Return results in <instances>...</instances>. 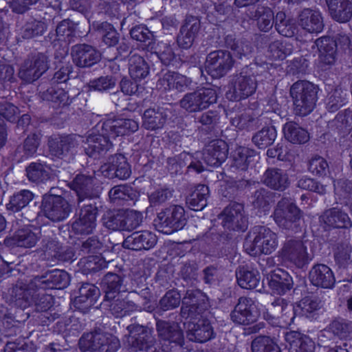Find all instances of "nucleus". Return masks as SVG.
Returning <instances> with one entry per match:
<instances>
[{
	"label": "nucleus",
	"mask_w": 352,
	"mask_h": 352,
	"mask_svg": "<svg viewBox=\"0 0 352 352\" xmlns=\"http://www.w3.org/2000/svg\"><path fill=\"white\" fill-rule=\"evenodd\" d=\"M102 306L116 318H122L130 313L139 309L138 305L129 299V295L125 298L122 294L111 298H103Z\"/></svg>",
	"instance_id": "obj_24"
},
{
	"label": "nucleus",
	"mask_w": 352,
	"mask_h": 352,
	"mask_svg": "<svg viewBox=\"0 0 352 352\" xmlns=\"http://www.w3.org/2000/svg\"><path fill=\"white\" fill-rule=\"evenodd\" d=\"M43 245L45 248V256L51 257L52 261L66 262L73 259L74 254L67 248H64L56 240L45 237L42 240Z\"/></svg>",
	"instance_id": "obj_35"
},
{
	"label": "nucleus",
	"mask_w": 352,
	"mask_h": 352,
	"mask_svg": "<svg viewBox=\"0 0 352 352\" xmlns=\"http://www.w3.org/2000/svg\"><path fill=\"white\" fill-rule=\"evenodd\" d=\"M331 17L340 23L349 21L352 16V0H326Z\"/></svg>",
	"instance_id": "obj_41"
},
{
	"label": "nucleus",
	"mask_w": 352,
	"mask_h": 352,
	"mask_svg": "<svg viewBox=\"0 0 352 352\" xmlns=\"http://www.w3.org/2000/svg\"><path fill=\"white\" fill-rule=\"evenodd\" d=\"M234 63L230 52L216 50L208 54L206 69L212 78H219L225 76L231 69Z\"/></svg>",
	"instance_id": "obj_17"
},
{
	"label": "nucleus",
	"mask_w": 352,
	"mask_h": 352,
	"mask_svg": "<svg viewBox=\"0 0 352 352\" xmlns=\"http://www.w3.org/2000/svg\"><path fill=\"white\" fill-rule=\"evenodd\" d=\"M45 288H30V280H18L12 287L10 295L15 303L25 308L33 305L38 312L50 309L53 303V296L44 292Z\"/></svg>",
	"instance_id": "obj_1"
},
{
	"label": "nucleus",
	"mask_w": 352,
	"mask_h": 352,
	"mask_svg": "<svg viewBox=\"0 0 352 352\" xmlns=\"http://www.w3.org/2000/svg\"><path fill=\"white\" fill-rule=\"evenodd\" d=\"M186 336L190 341L202 343L214 338V333L210 321L201 318L197 321L188 322Z\"/></svg>",
	"instance_id": "obj_27"
},
{
	"label": "nucleus",
	"mask_w": 352,
	"mask_h": 352,
	"mask_svg": "<svg viewBox=\"0 0 352 352\" xmlns=\"http://www.w3.org/2000/svg\"><path fill=\"white\" fill-rule=\"evenodd\" d=\"M298 25L309 33H319L324 28L321 13L315 10L305 8L298 14Z\"/></svg>",
	"instance_id": "obj_33"
},
{
	"label": "nucleus",
	"mask_w": 352,
	"mask_h": 352,
	"mask_svg": "<svg viewBox=\"0 0 352 352\" xmlns=\"http://www.w3.org/2000/svg\"><path fill=\"white\" fill-rule=\"evenodd\" d=\"M100 287L104 293V298L109 299L121 295V293L126 290L123 285V278L112 272H109L103 276Z\"/></svg>",
	"instance_id": "obj_38"
},
{
	"label": "nucleus",
	"mask_w": 352,
	"mask_h": 352,
	"mask_svg": "<svg viewBox=\"0 0 352 352\" xmlns=\"http://www.w3.org/2000/svg\"><path fill=\"white\" fill-rule=\"evenodd\" d=\"M38 239L37 234L29 228L17 230L14 236L8 240L10 244L26 248H32L36 245Z\"/></svg>",
	"instance_id": "obj_51"
},
{
	"label": "nucleus",
	"mask_w": 352,
	"mask_h": 352,
	"mask_svg": "<svg viewBox=\"0 0 352 352\" xmlns=\"http://www.w3.org/2000/svg\"><path fill=\"white\" fill-rule=\"evenodd\" d=\"M111 137L102 132L101 134H91L87 138L85 153L90 157L97 158L105 153L113 146L109 138Z\"/></svg>",
	"instance_id": "obj_30"
},
{
	"label": "nucleus",
	"mask_w": 352,
	"mask_h": 352,
	"mask_svg": "<svg viewBox=\"0 0 352 352\" xmlns=\"http://www.w3.org/2000/svg\"><path fill=\"white\" fill-rule=\"evenodd\" d=\"M322 218L324 223L330 228L349 229L352 227V221L348 214L338 208L325 210Z\"/></svg>",
	"instance_id": "obj_39"
},
{
	"label": "nucleus",
	"mask_w": 352,
	"mask_h": 352,
	"mask_svg": "<svg viewBox=\"0 0 352 352\" xmlns=\"http://www.w3.org/2000/svg\"><path fill=\"white\" fill-rule=\"evenodd\" d=\"M256 87L255 76L248 69H243L231 77L226 95L230 100L239 101L252 95Z\"/></svg>",
	"instance_id": "obj_9"
},
{
	"label": "nucleus",
	"mask_w": 352,
	"mask_h": 352,
	"mask_svg": "<svg viewBox=\"0 0 352 352\" xmlns=\"http://www.w3.org/2000/svg\"><path fill=\"white\" fill-rule=\"evenodd\" d=\"M209 195L208 187L204 184H199L186 198V204L189 208L199 211L207 205V199Z\"/></svg>",
	"instance_id": "obj_47"
},
{
	"label": "nucleus",
	"mask_w": 352,
	"mask_h": 352,
	"mask_svg": "<svg viewBox=\"0 0 352 352\" xmlns=\"http://www.w3.org/2000/svg\"><path fill=\"white\" fill-rule=\"evenodd\" d=\"M167 120V115L162 108H149L142 116V126L151 131L161 129Z\"/></svg>",
	"instance_id": "obj_42"
},
{
	"label": "nucleus",
	"mask_w": 352,
	"mask_h": 352,
	"mask_svg": "<svg viewBox=\"0 0 352 352\" xmlns=\"http://www.w3.org/2000/svg\"><path fill=\"white\" fill-rule=\"evenodd\" d=\"M272 118L267 115L260 116L243 113L231 118V123L233 126L240 130L254 131L261 128L264 125H269Z\"/></svg>",
	"instance_id": "obj_29"
},
{
	"label": "nucleus",
	"mask_w": 352,
	"mask_h": 352,
	"mask_svg": "<svg viewBox=\"0 0 352 352\" xmlns=\"http://www.w3.org/2000/svg\"><path fill=\"white\" fill-rule=\"evenodd\" d=\"M78 344L82 352H116L120 346L118 338L100 331L84 333Z\"/></svg>",
	"instance_id": "obj_5"
},
{
	"label": "nucleus",
	"mask_w": 352,
	"mask_h": 352,
	"mask_svg": "<svg viewBox=\"0 0 352 352\" xmlns=\"http://www.w3.org/2000/svg\"><path fill=\"white\" fill-rule=\"evenodd\" d=\"M285 340L289 344V352H315V342L298 331L287 332Z\"/></svg>",
	"instance_id": "obj_36"
},
{
	"label": "nucleus",
	"mask_w": 352,
	"mask_h": 352,
	"mask_svg": "<svg viewBox=\"0 0 352 352\" xmlns=\"http://www.w3.org/2000/svg\"><path fill=\"white\" fill-rule=\"evenodd\" d=\"M322 307L321 301L317 298L305 297L297 305V314L306 318H313Z\"/></svg>",
	"instance_id": "obj_58"
},
{
	"label": "nucleus",
	"mask_w": 352,
	"mask_h": 352,
	"mask_svg": "<svg viewBox=\"0 0 352 352\" xmlns=\"http://www.w3.org/2000/svg\"><path fill=\"white\" fill-rule=\"evenodd\" d=\"M180 302V294L176 290L170 289L161 298L157 307L159 311H166L177 308Z\"/></svg>",
	"instance_id": "obj_63"
},
{
	"label": "nucleus",
	"mask_w": 352,
	"mask_h": 352,
	"mask_svg": "<svg viewBox=\"0 0 352 352\" xmlns=\"http://www.w3.org/2000/svg\"><path fill=\"white\" fill-rule=\"evenodd\" d=\"M281 261L297 268H302L311 260L306 243L300 239H287L278 252Z\"/></svg>",
	"instance_id": "obj_7"
},
{
	"label": "nucleus",
	"mask_w": 352,
	"mask_h": 352,
	"mask_svg": "<svg viewBox=\"0 0 352 352\" xmlns=\"http://www.w3.org/2000/svg\"><path fill=\"white\" fill-rule=\"evenodd\" d=\"M103 246L98 236H91L77 244L76 249L81 256H91L99 254Z\"/></svg>",
	"instance_id": "obj_59"
},
{
	"label": "nucleus",
	"mask_w": 352,
	"mask_h": 352,
	"mask_svg": "<svg viewBox=\"0 0 352 352\" xmlns=\"http://www.w3.org/2000/svg\"><path fill=\"white\" fill-rule=\"evenodd\" d=\"M186 223L185 210L179 205H173L161 210L154 220L157 229L167 234L182 230Z\"/></svg>",
	"instance_id": "obj_8"
},
{
	"label": "nucleus",
	"mask_w": 352,
	"mask_h": 352,
	"mask_svg": "<svg viewBox=\"0 0 352 352\" xmlns=\"http://www.w3.org/2000/svg\"><path fill=\"white\" fill-rule=\"evenodd\" d=\"M251 349L252 352H281L275 340L267 336L256 337L252 341Z\"/></svg>",
	"instance_id": "obj_56"
},
{
	"label": "nucleus",
	"mask_w": 352,
	"mask_h": 352,
	"mask_svg": "<svg viewBox=\"0 0 352 352\" xmlns=\"http://www.w3.org/2000/svg\"><path fill=\"white\" fill-rule=\"evenodd\" d=\"M217 99V94L214 88L202 87L186 94L179 100V105L188 113H195L208 108Z\"/></svg>",
	"instance_id": "obj_12"
},
{
	"label": "nucleus",
	"mask_w": 352,
	"mask_h": 352,
	"mask_svg": "<svg viewBox=\"0 0 352 352\" xmlns=\"http://www.w3.org/2000/svg\"><path fill=\"white\" fill-rule=\"evenodd\" d=\"M128 65L129 74L135 80L144 79L149 74L148 63L142 56L137 53H130Z\"/></svg>",
	"instance_id": "obj_44"
},
{
	"label": "nucleus",
	"mask_w": 352,
	"mask_h": 352,
	"mask_svg": "<svg viewBox=\"0 0 352 352\" xmlns=\"http://www.w3.org/2000/svg\"><path fill=\"white\" fill-rule=\"evenodd\" d=\"M109 197L111 202L122 204V201L133 202L136 199V194L131 187L127 185H118L109 190Z\"/></svg>",
	"instance_id": "obj_53"
},
{
	"label": "nucleus",
	"mask_w": 352,
	"mask_h": 352,
	"mask_svg": "<svg viewBox=\"0 0 352 352\" xmlns=\"http://www.w3.org/2000/svg\"><path fill=\"white\" fill-rule=\"evenodd\" d=\"M268 284L274 293L283 295L292 289L294 283L292 276L287 272L277 269L270 275Z\"/></svg>",
	"instance_id": "obj_40"
},
{
	"label": "nucleus",
	"mask_w": 352,
	"mask_h": 352,
	"mask_svg": "<svg viewBox=\"0 0 352 352\" xmlns=\"http://www.w3.org/2000/svg\"><path fill=\"white\" fill-rule=\"evenodd\" d=\"M92 28L101 36L102 42L107 47H113L118 44L119 33L111 23L107 21H95L92 23Z\"/></svg>",
	"instance_id": "obj_45"
},
{
	"label": "nucleus",
	"mask_w": 352,
	"mask_h": 352,
	"mask_svg": "<svg viewBox=\"0 0 352 352\" xmlns=\"http://www.w3.org/2000/svg\"><path fill=\"white\" fill-rule=\"evenodd\" d=\"M157 242V236L148 230L134 232L122 242V247L135 251L148 250Z\"/></svg>",
	"instance_id": "obj_23"
},
{
	"label": "nucleus",
	"mask_w": 352,
	"mask_h": 352,
	"mask_svg": "<svg viewBox=\"0 0 352 352\" xmlns=\"http://www.w3.org/2000/svg\"><path fill=\"white\" fill-rule=\"evenodd\" d=\"M228 146L222 140L211 141L205 148L203 152V160L210 166L217 167L220 166L228 157Z\"/></svg>",
	"instance_id": "obj_26"
},
{
	"label": "nucleus",
	"mask_w": 352,
	"mask_h": 352,
	"mask_svg": "<svg viewBox=\"0 0 352 352\" xmlns=\"http://www.w3.org/2000/svg\"><path fill=\"white\" fill-rule=\"evenodd\" d=\"M41 134L32 133L24 140L23 145L19 146L16 149V154H19L21 157H28L34 155L41 143Z\"/></svg>",
	"instance_id": "obj_57"
},
{
	"label": "nucleus",
	"mask_w": 352,
	"mask_h": 352,
	"mask_svg": "<svg viewBox=\"0 0 352 352\" xmlns=\"http://www.w3.org/2000/svg\"><path fill=\"white\" fill-rule=\"evenodd\" d=\"M273 217L280 228L297 232L302 212L290 199L283 197L276 204Z\"/></svg>",
	"instance_id": "obj_4"
},
{
	"label": "nucleus",
	"mask_w": 352,
	"mask_h": 352,
	"mask_svg": "<svg viewBox=\"0 0 352 352\" xmlns=\"http://www.w3.org/2000/svg\"><path fill=\"white\" fill-rule=\"evenodd\" d=\"M25 171L28 179L32 182L44 183L50 179L49 168L41 163H31Z\"/></svg>",
	"instance_id": "obj_54"
},
{
	"label": "nucleus",
	"mask_w": 352,
	"mask_h": 352,
	"mask_svg": "<svg viewBox=\"0 0 352 352\" xmlns=\"http://www.w3.org/2000/svg\"><path fill=\"white\" fill-rule=\"evenodd\" d=\"M254 235L252 241H247L245 247L251 255L258 254H269L274 252L278 246V237L275 232L270 228L258 226L253 229Z\"/></svg>",
	"instance_id": "obj_11"
},
{
	"label": "nucleus",
	"mask_w": 352,
	"mask_h": 352,
	"mask_svg": "<svg viewBox=\"0 0 352 352\" xmlns=\"http://www.w3.org/2000/svg\"><path fill=\"white\" fill-rule=\"evenodd\" d=\"M309 278L314 286L325 289H331L336 282L332 270L324 264L314 265L309 271Z\"/></svg>",
	"instance_id": "obj_32"
},
{
	"label": "nucleus",
	"mask_w": 352,
	"mask_h": 352,
	"mask_svg": "<svg viewBox=\"0 0 352 352\" xmlns=\"http://www.w3.org/2000/svg\"><path fill=\"white\" fill-rule=\"evenodd\" d=\"M34 195L29 190H21L13 194L6 204V209L13 212H17L25 207L33 200Z\"/></svg>",
	"instance_id": "obj_50"
},
{
	"label": "nucleus",
	"mask_w": 352,
	"mask_h": 352,
	"mask_svg": "<svg viewBox=\"0 0 352 352\" xmlns=\"http://www.w3.org/2000/svg\"><path fill=\"white\" fill-rule=\"evenodd\" d=\"M71 55L74 63L78 67H91L101 58L100 52L88 44H76L72 47Z\"/></svg>",
	"instance_id": "obj_20"
},
{
	"label": "nucleus",
	"mask_w": 352,
	"mask_h": 352,
	"mask_svg": "<svg viewBox=\"0 0 352 352\" xmlns=\"http://www.w3.org/2000/svg\"><path fill=\"white\" fill-rule=\"evenodd\" d=\"M36 350L34 344L23 338L8 342L5 347L6 352H36Z\"/></svg>",
	"instance_id": "obj_64"
},
{
	"label": "nucleus",
	"mask_w": 352,
	"mask_h": 352,
	"mask_svg": "<svg viewBox=\"0 0 352 352\" xmlns=\"http://www.w3.org/2000/svg\"><path fill=\"white\" fill-rule=\"evenodd\" d=\"M318 87L306 80H298L290 89L296 115L305 116L314 109L318 100Z\"/></svg>",
	"instance_id": "obj_2"
},
{
	"label": "nucleus",
	"mask_w": 352,
	"mask_h": 352,
	"mask_svg": "<svg viewBox=\"0 0 352 352\" xmlns=\"http://www.w3.org/2000/svg\"><path fill=\"white\" fill-rule=\"evenodd\" d=\"M231 320L236 324L250 325L257 318V311L254 301L250 298L241 297L230 314Z\"/></svg>",
	"instance_id": "obj_19"
},
{
	"label": "nucleus",
	"mask_w": 352,
	"mask_h": 352,
	"mask_svg": "<svg viewBox=\"0 0 352 352\" xmlns=\"http://www.w3.org/2000/svg\"><path fill=\"white\" fill-rule=\"evenodd\" d=\"M219 219L226 230L244 232L248 228V217L242 204L230 203L219 214Z\"/></svg>",
	"instance_id": "obj_14"
},
{
	"label": "nucleus",
	"mask_w": 352,
	"mask_h": 352,
	"mask_svg": "<svg viewBox=\"0 0 352 352\" xmlns=\"http://www.w3.org/2000/svg\"><path fill=\"white\" fill-rule=\"evenodd\" d=\"M100 171L109 179H126L131 173L130 165L122 154L109 157L107 162L101 166Z\"/></svg>",
	"instance_id": "obj_18"
},
{
	"label": "nucleus",
	"mask_w": 352,
	"mask_h": 352,
	"mask_svg": "<svg viewBox=\"0 0 352 352\" xmlns=\"http://www.w3.org/2000/svg\"><path fill=\"white\" fill-rule=\"evenodd\" d=\"M182 302L179 315L188 322L201 319L199 316L209 306L208 296L199 289H188Z\"/></svg>",
	"instance_id": "obj_10"
},
{
	"label": "nucleus",
	"mask_w": 352,
	"mask_h": 352,
	"mask_svg": "<svg viewBox=\"0 0 352 352\" xmlns=\"http://www.w3.org/2000/svg\"><path fill=\"white\" fill-rule=\"evenodd\" d=\"M131 333L129 338V344L135 352H144L148 344L153 341L148 330L143 326L131 325L128 327Z\"/></svg>",
	"instance_id": "obj_34"
},
{
	"label": "nucleus",
	"mask_w": 352,
	"mask_h": 352,
	"mask_svg": "<svg viewBox=\"0 0 352 352\" xmlns=\"http://www.w3.org/2000/svg\"><path fill=\"white\" fill-rule=\"evenodd\" d=\"M156 330L161 340L181 346L184 344V333L177 322L158 319L156 320Z\"/></svg>",
	"instance_id": "obj_28"
},
{
	"label": "nucleus",
	"mask_w": 352,
	"mask_h": 352,
	"mask_svg": "<svg viewBox=\"0 0 352 352\" xmlns=\"http://www.w3.org/2000/svg\"><path fill=\"white\" fill-rule=\"evenodd\" d=\"M275 28L280 34L285 37L294 36L297 31L295 23L289 19H286L285 14L282 12H278L276 15Z\"/></svg>",
	"instance_id": "obj_61"
},
{
	"label": "nucleus",
	"mask_w": 352,
	"mask_h": 352,
	"mask_svg": "<svg viewBox=\"0 0 352 352\" xmlns=\"http://www.w3.org/2000/svg\"><path fill=\"white\" fill-rule=\"evenodd\" d=\"M42 207L44 215L54 222L65 220L72 212V206L69 201L59 195L45 196Z\"/></svg>",
	"instance_id": "obj_15"
},
{
	"label": "nucleus",
	"mask_w": 352,
	"mask_h": 352,
	"mask_svg": "<svg viewBox=\"0 0 352 352\" xmlns=\"http://www.w3.org/2000/svg\"><path fill=\"white\" fill-rule=\"evenodd\" d=\"M236 277L239 285L244 289H257L261 285V275L256 270L239 267L236 271Z\"/></svg>",
	"instance_id": "obj_43"
},
{
	"label": "nucleus",
	"mask_w": 352,
	"mask_h": 352,
	"mask_svg": "<svg viewBox=\"0 0 352 352\" xmlns=\"http://www.w3.org/2000/svg\"><path fill=\"white\" fill-rule=\"evenodd\" d=\"M94 177L84 174L76 175L69 183V188L76 194V200L93 199L94 198Z\"/></svg>",
	"instance_id": "obj_31"
},
{
	"label": "nucleus",
	"mask_w": 352,
	"mask_h": 352,
	"mask_svg": "<svg viewBox=\"0 0 352 352\" xmlns=\"http://www.w3.org/2000/svg\"><path fill=\"white\" fill-rule=\"evenodd\" d=\"M297 309L285 298H276L263 313V318L272 326L286 327L294 323Z\"/></svg>",
	"instance_id": "obj_3"
},
{
	"label": "nucleus",
	"mask_w": 352,
	"mask_h": 352,
	"mask_svg": "<svg viewBox=\"0 0 352 352\" xmlns=\"http://www.w3.org/2000/svg\"><path fill=\"white\" fill-rule=\"evenodd\" d=\"M277 136L275 127L271 124L264 125L252 138V142L259 148H265L272 145Z\"/></svg>",
	"instance_id": "obj_49"
},
{
	"label": "nucleus",
	"mask_w": 352,
	"mask_h": 352,
	"mask_svg": "<svg viewBox=\"0 0 352 352\" xmlns=\"http://www.w3.org/2000/svg\"><path fill=\"white\" fill-rule=\"evenodd\" d=\"M98 215V206L94 199L76 201L74 216L96 223Z\"/></svg>",
	"instance_id": "obj_48"
},
{
	"label": "nucleus",
	"mask_w": 352,
	"mask_h": 352,
	"mask_svg": "<svg viewBox=\"0 0 352 352\" xmlns=\"http://www.w3.org/2000/svg\"><path fill=\"white\" fill-rule=\"evenodd\" d=\"M256 152L246 147L236 148L233 155V164L237 169L246 170L249 164L254 160Z\"/></svg>",
	"instance_id": "obj_55"
},
{
	"label": "nucleus",
	"mask_w": 352,
	"mask_h": 352,
	"mask_svg": "<svg viewBox=\"0 0 352 352\" xmlns=\"http://www.w3.org/2000/svg\"><path fill=\"white\" fill-rule=\"evenodd\" d=\"M200 28L199 19L192 15H187L177 36L178 45L184 49L190 48L197 36Z\"/></svg>",
	"instance_id": "obj_21"
},
{
	"label": "nucleus",
	"mask_w": 352,
	"mask_h": 352,
	"mask_svg": "<svg viewBox=\"0 0 352 352\" xmlns=\"http://www.w3.org/2000/svg\"><path fill=\"white\" fill-rule=\"evenodd\" d=\"M70 277L65 270H47L41 275L30 279V288H45V289H62L69 284Z\"/></svg>",
	"instance_id": "obj_16"
},
{
	"label": "nucleus",
	"mask_w": 352,
	"mask_h": 352,
	"mask_svg": "<svg viewBox=\"0 0 352 352\" xmlns=\"http://www.w3.org/2000/svg\"><path fill=\"white\" fill-rule=\"evenodd\" d=\"M82 142L81 136L76 134H67L50 137L47 144L52 155L71 162L74 160Z\"/></svg>",
	"instance_id": "obj_6"
},
{
	"label": "nucleus",
	"mask_w": 352,
	"mask_h": 352,
	"mask_svg": "<svg viewBox=\"0 0 352 352\" xmlns=\"http://www.w3.org/2000/svg\"><path fill=\"white\" fill-rule=\"evenodd\" d=\"M245 13L250 20L256 21V27L260 31L267 32L272 28L274 14L272 9L267 6L259 4L248 7Z\"/></svg>",
	"instance_id": "obj_22"
},
{
	"label": "nucleus",
	"mask_w": 352,
	"mask_h": 352,
	"mask_svg": "<svg viewBox=\"0 0 352 352\" xmlns=\"http://www.w3.org/2000/svg\"><path fill=\"white\" fill-rule=\"evenodd\" d=\"M129 34L133 40L148 47L154 43V34L145 25L140 24L132 27Z\"/></svg>",
	"instance_id": "obj_60"
},
{
	"label": "nucleus",
	"mask_w": 352,
	"mask_h": 352,
	"mask_svg": "<svg viewBox=\"0 0 352 352\" xmlns=\"http://www.w3.org/2000/svg\"><path fill=\"white\" fill-rule=\"evenodd\" d=\"M263 179L267 186L275 190L284 191L289 185L287 174L278 168H267L263 174Z\"/></svg>",
	"instance_id": "obj_37"
},
{
	"label": "nucleus",
	"mask_w": 352,
	"mask_h": 352,
	"mask_svg": "<svg viewBox=\"0 0 352 352\" xmlns=\"http://www.w3.org/2000/svg\"><path fill=\"white\" fill-rule=\"evenodd\" d=\"M138 122L132 119H109L103 122L101 132L115 138L120 135L134 133L138 131Z\"/></svg>",
	"instance_id": "obj_25"
},
{
	"label": "nucleus",
	"mask_w": 352,
	"mask_h": 352,
	"mask_svg": "<svg viewBox=\"0 0 352 352\" xmlns=\"http://www.w3.org/2000/svg\"><path fill=\"white\" fill-rule=\"evenodd\" d=\"M285 139L293 144H305L309 140V134L296 122H289L283 128Z\"/></svg>",
	"instance_id": "obj_46"
},
{
	"label": "nucleus",
	"mask_w": 352,
	"mask_h": 352,
	"mask_svg": "<svg viewBox=\"0 0 352 352\" xmlns=\"http://www.w3.org/2000/svg\"><path fill=\"white\" fill-rule=\"evenodd\" d=\"M348 101V93L341 87H336L326 98V108L329 112H336Z\"/></svg>",
	"instance_id": "obj_52"
},
{
	"label": "nucleus",
	"mask_w": 352,
	"mask_h": 352,
	"mask_svg": "<svg viewBox=\"0 0 352 352\" xmlns=\"http://www.w3.org/2000/svg\"><path fill=\"white\" fill-rule=\"evenodd\" d=\"M49 69V59L46 54L37 53L28 56L21 65L19 78L25 83L37 80Z\"/></svg>",
	"instance_id": "obj_13"
},
{
	"label": "nucleus",
	"mask_w": 352,
	"mask_h": 352,
	"mask_svg": "<svg viewBox=\"0 0 352 352\" xmlns=\"http://www.w3.org/2000/svg\"><path fill=\"white\" fill-rule=\"evenodd\" d=\"M19 113L20 111L17 107L3 98H0V126L4 125L5 120L10 122H15Z\"/></svg>",
	"instance_id": "obj_62"
}]
</instances>
